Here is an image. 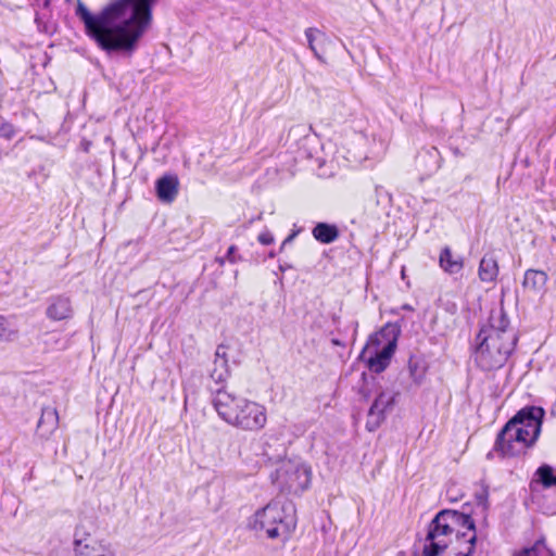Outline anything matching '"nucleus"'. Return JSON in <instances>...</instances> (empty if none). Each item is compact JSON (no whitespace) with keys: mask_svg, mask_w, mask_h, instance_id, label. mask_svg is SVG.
<instances>
[{"mask_svg":"<svg viewBox=\"0 0 556 556\" xmlns=\"http://www.w3.org/2000/svg\"><path fill=\"white\" fill-rule=\"evenodd\" d=\"M155 1L117 0L97 15L78 1L76 15L99 48L108 53L130 56L151 25V9Z\"/></svg>","mask_w":556,"mask_h":556,"instance_id":"obj_1","label":"nucleus"},{"mask_svg":"<svg viewBox=\"0 0 556 556\" xmlns=\"http://www.w3.org/2000/svg\"><path fill=\"white\" fill-rule=\"evenodd\" d=\"M517 343V336L502 308L493 309L476 337L473 359L482 370L502 368Z\"/></svg>","mask_w":556,"mask_h":556,"instance_id":"obj_2","label":"nucleus"},{"mask_svg":"<svg viewBox=\"0 0 556 556\" xmlns=\"http://www.w3.org/2000/svg\"><path fill=\"white\" fill-rule=\"evenodd\" d=\"M543 415L540 407L522 408L500 432L496 448L505 456L525 453L540 434Z\"/></svg>","mask_w":556,"mask_h":556,"instance_id":"obj_3","label":"nucleus"},{"mask_svg":"<svg viewBox=\"0 0 556 556\" xmlns=\"http://www.w3.org/2000/svg\"><path fill=\"white\" fill-rule=\"evenodd\" d=\"M213 405L225 422L244 431H258L267 422L265 406L225 389L216 391Z\"/></svg>","mask_w":556,"mask_h":556,"instance_id":"obj_4","label":"nucleus"},{"mask_svg":"<svg viewBox=\"0 0 556 556\" xmlns=\"http://www.w3.org/2000/svg\"><path fill=\"white\" fill-rule=\"evenodd\" d=\"M458 523L466 527L469 534L462 533L460 535H456L457 541L460 544L464 543V547H460L457 556H470L476 542L475 523L469 516L451 511H441L430 523L424 553L427 556H435L442 552L450 542V536L454 531V525Z\"/></svg>","mask_w":556,"mask_h":556,"instance_id":"obj_5","label":"nucleus"},{"mask_svg":"<svg viewBox=\"0 0 556 556\" xmlns=\"http://www.w3.org/2000/svg\"><path fill=\"white\" fill-rule=\"evenodd\" d=\"M294 505L283 498H276L257 509L248 520V528L268 539L286 540L295 528Z\"/></svg>","mask_w":556,"mask_h":556,"instance_id":"obj_6","label":"nucleus"},{"mask_svg":"<svg viewBox=\"0 0 556 556\" xmlns=\"http://www.w3.org/2000/svg\"><path fill=\"white\" fill-rule=\"evenodd\" d=\"M396 329L393 326H387L369 338L361 357L371 371L381 372L390 364L396 349Z\"/></svg>","mask_w":556,"mask_h":556,"instance_id":"obj_7","label":"nucleus"},{"mask_svg":"<svg viewBox=\"0 0 556 556\" xmlns=\"http://www.w3.org/2000/svg\"><path fill=\"white\" fill-rule=\"evenodd\" d=\"M311 479L309 466L299 459L283 460L276 471V482L279 486L293 493L306 490Z\"/></svg>","mask_w":556,"mask_h":556,"instance_id":"obj_8","label":"nucleus"},{"mask_svg":"<svg viewBox=\"0 0 556 556\" xmlns=\"http://www.w3.org/2000/svg\"><path fill=\"white\" fill-rule=\"evenodd\" d=\"M73 549L75 556H116L112 545L92 533V526L83 521L74 532Z\"/></svg>","mask_w":556,"mask_h":556,"instance_id":"obj_9","label":"nucleus"},{"mask_svg":"<svg viewBox=\"0 0 556 556\" xmlns=\"http://www.w3.org/2000/svg\"><path fill=\"white\" fill-rule=\"evenodd\" d=\"M399 393L390 387H379L377 395L369 407L366 428L376 431L393 409Z\"/></svg>","mask_w":556,"mask_h":556,"instance_id":"obj_10","label":"nucleus"},{"mask_svg":"<svg viewBox=\"0 0 556 556\" xmlns=\"http://www.w3.org/2000/svg\"><path fill=\"white\" fill-rule=\"evenodd\" d=\"M74 315V307L70 296L54 295L48 300L46 316L53 321L71 319Z\"/></svg>","mask_w":556,"mask_h":556,"instance_id":"obj_11","label":"nucleus"},{"mask_svg":"<svg viewBox=\"0 0 556 556\" xmlns=\"http://www.w3.org/2000/svg\"><path fill=\"white\" fill-rule=\"evenodd\" d=\"M59 427V414L55 407L47 406L41 409L37 424L36 435L41 440H49Z\"/></svg>","mask_w":556,"mask_h":556,"instance_id":"obj_12","label":"nucleus"},{"mask_svg":"<svg viewBox=\"0 0 556 556\" xmlns=\"http://www.w3.org/2000/svg\"><path fill=\"white\" fill-rule=\"evenodd\" d=\"M439 265L445 273L456 275L463 270L464 261L460 256L454 255L448 247H445L440 253Z\"/></svg>","mask_w":556,"mask_h":556,"instance_id":"obj_13","label":"nucleus"},{"mask_svg":"<svg viewBox=\"0 0 556 556\" xmlns=\"http://www.w3.org/2000/svg\"><path fill=\"white\" fill-rule=\"evenodd\" d=\"M156 192L161 201L172 202L178 193V179L176 176H164L156 182Z\"/></svg>","mask_w":556,"mask_h":556,"instance_id":"obj_14","label":"nucleus"},{"mask_svg":"<svg viewBox=\"0 0 556 556\" xmlns=\"http://www.w3.org/2000/svg\"><path fill=\"white\" fill-rule=\"evenodd\" d=\"M547 282V275L543 270L528 269L525 273L522 286L533 293H540L544 290Z\"/></svg>","mask_w":556,"mask_h":556,"instance_id":"obj_15","label":"nucleus"},{"mask_svg":"<svg viewBox=\"0 0 556 556\" xmlns=\"http://www.w3.org/2000/svg\"><path fill=\"white\" fill-rule=\"evenodd\" d=\"M478 274L481 281L494 282L498 275V266L496 261L491 256L482 257Z\"/></svg>","mask_w":556,"mask_h":556,"instance_id":"obj_16","label":"nucleus"},{"mask_svg":"<svg viewBox=\"0 0 556 556\" xmlns=\"http://www.w3.org/2000/svg\"><path fill=\"white\" fill-rule=\"evenodd\" d=\"M513 556H555L554 552L546 545L544 539H539L532 545L526 546Z\"/></svg>","mask_w":556,"mask_h":556,"instance_id":"obj_17","label":"nucleus"},{"mask_svg":"<svg viewBox=\"0 0 556 556\" xmlns=\"http://www.w3.org/2000/svg\"><path fill=\"white\" fill-rule=\"evenodd\" d=\"M313 236L321 243H331L338 238L339 232L336 226L319 223L314 227Z\"/></svg>","mask_w":556,"mask_h":556,"instance_id":"obj_18","label":"nucleus"},{"mask_svg":"<svg viewBox=\"0 0 556 556\" xmlns=\"http://www.w3.org/2000/svg\"><path fill=\"white\" fill-rule=\"evenodd\" d=\"M536 483H541L544 488L556 486V471L548 465H543L536 470Z\"/></svg>","mask_w":556,"mask_h":556,"instance_id":"obj_19","label":"nucleus"},{"mask_svg":"<svg viewBox=\"0 0 556 556\" xmlns=\"http://www.w3.org/2000/svg\"><path fill=\"white\" fill-rule=\"evenodd\" d=\"M17 330L12 327L10 321L0 316V341H11L16 337Z\"/></svg>","mask_w":556,"mask_h":556,"instance_id":"obj_20","label":"nucleus"},{"mask_svg":"<svg viewBox=\"0 0 556 556\" xmlns=\"http://www.w3.org/2000/svg\"><path fill=\"white\" fill-rule=\"evenodd\" d=\"M324 36L325 35L319 29L314 28V27H309L305 30V37L307 39L308 48L311 49V51L314 53V55L318 60H321V56L319 55V53L316 49L315 41L318 38L324 37Z\"/></svg>","mask_w":556,"mask_h":556,"instance_id":"obj_21","label":"nucleus"},{"mask_svg":"<svg viewBox=\"0 0 556 556\" xmlns=\"http://www.w3.org/2000/svg\"><path fill=\"white\" fill-rule=\"evenodd\" d=\"M228 365L214 366V369L211 372V378L217 383L224 382L228 378Z\"/></svg>","mask_w":556,"mask_h":556,"instance_id":"obj_22","label":"nucleus"},{"mask_svg":"<svg viewBox=\"0 0 556 556\" xmlns=\"http://www.w3.org/2000/svg\"><path fill=\"white\" fill-rule=\"evenodd\" d=\"M218 365H228L226 351L224 346H218L215 352V359H214V366Z\"/></svg>","mask_w":556,"mask_h":556,"instance_id":"obj_23","label":"nucleus"},{"mask_svg":"<svg viewBox=\"0 0 556 556\" xmlns=\"http://www.w3.org/2000/svg\"><path fill=\"white\" fill-rule=\"evenodd\" d=\"M14 135V128L11 124L0 118V136L4 138H12Z\"/></svg>","mask_w":556,"mask_h":556,"instance_id":"obj_24","label":"nucleus"},{"mask_svg":"<svg viewBox=\"0 0 556 556\" xmlns=\"http://www.w3.org/2000/svg\"><path fill=\"white\" fill-rule=\"evenodd\" d=\"M258 241L262 244L268 245L274 242V236L270 233V231L265 230L258 235Z\"/></svg>","mask_w":556,"mask_h":556,"instance_id":"obj_25","label":"nucleus"},{"mask_svg":"<svg viewBox=\"0 0 556 556\" xmlns=\"http://www.w3.org/2000/svg\"><path fill=\"white\" fill-rule=\"evenodd\" d=\"M235 252H236V247H235V245L229 247V249H228V251H227L226 258H227L230 263H236V262H237V257H236V255H235Z\"/></svg>","mask_w":556,"mask_h":556,"instance_id":"obj_26","label":"nucleus"},{"mask_svg":"<svg viewBox=\"0 0 556 556\" xmlns=\"http://www.w3.org/2000/svg\"><path fill=\"white\" fill-rule=\"evenodd\" d=\"M265 462V455L257 456V458L253 462L252 468L257 469L261 467L262 463Z\"/></svg>","mask_w":556,"mask_h":556,"instance_id":"obj_27","label":"nucleus"},{"mask_svg":"<svg viewBox=\"0 0 556 556\" xmlns=\"http://www.w3.org/2000/svg\"><path fill=\"white\" fill-rule=\"evenodd\" d=\"M293 239V235L289 236L287 239H285V241L282 242L281 244V250L286 247V244H288L289 242H291Z\"/></svg>","mask_w":556,"mask_h":556,"instance_id":"obj_28","label":"nucleus"},{"mask_svg":"<svg viewBox=\"0 0 556 556\" xmlns=\"http://www.w3.org/2000/svg\"><path fill=\"white\" fill-rule=\"evenodd\" d=\"M409 369L412 375H414V371H416V365L409 364Z\"/></svg>","mask_w":556,"mask_h":556,"instance_id":"obj_29","label":"nucleus"},{"mask_svg":"<svg viewBox=\"0 0 556 556\" xmlns=\"http://www.w3.org/2000/svg\"><path fill=\"white\" fill-rule=\"evenodd\" d=\"M257 447H260V444L257 442L251 443V448H257Z\"/></svg>","mask_w":556,"mask_h":556,"instance_id":"obj_30","label":"nucleus"},{"mask_svg":"<svg viewBox=\"0 0 556 556\" xmlns=\"http://www.w3.org/2000/svg\"><path fill=\"white\" fill-rule=\"evenodd\" d=\"M324 556H339V555L336 552H331V553L325 554Z\"/></svg>","mask_w":556,"mask_h":556,"instance_id":"obj_31","label":"nucleus"},{"mask_svg":"<svg viewBox=\"0 0 556 556\" xmlns=\"http://www.w3.org/2000/svg\"><path fill=\"white\" fill-rule=\"evenodd\" d=\"M241 456H242V458H243V460H244V462H248V460H249L248 455H244L243 453H241Z\"/></svg>","mask_w":556,"mask_h":556,"instance_id":"obj_32","label":"nucleus"},{"mask_svg":"<svg viewBox=\"0 0 556 556\" xmlns=\"http://www.w3.org/2000/svg\"><path fill=\"white\" fill-rule=\"evenodd\" d=\"M269 256H270V257H274V256H275V253H274V252H270V253H269Z\"/></svg>","mask_w":556,"mask_h":556,"instance_id":"obj_33","label":"nucleus"}]
</instances>
